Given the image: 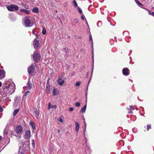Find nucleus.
Returning <instances> with one entry per match:
<instances>
[{"mask_svg": "<svg viewBox=\"0 0 154 154\" xmlns=\"http://www.w3.org/2000/svg\"><path fill=\"white\" fill-rule=\"evenodd\" d=\"M2 86V83L1 82H0V87H1Z\"/></svg>", "mask_w": 154, "mask_h": 154, "instance_id": "obj_46", "label": "nucleus"}, {"mask_svg": "<svg viewBox=\"0 0 154 154\" xmlns=\"http://www.w3.org/2000/svg\"><path fill=\"white\" fill-rule=\"evenodd\" d=\"M1 139H2V137L0 136V140H1Z\"/></svg>", "mask_w": 154, "mask_h": 154, "instance_id": "obj_49", "label": "nucleus"}, {"mask_svg": "<svg viewBox=\"0 0 154 154\" xmlns=\"http://www.w3.org/2000/svg\"><path fill=\"white\" fill-rule=\"evenodd\" d=\"M76 128H75V131L76 132H78L79 131V124L78 123L76 122L75 123Z\"/></svg>", "mask_w": 154, "mask_h": 154, "instance_id": "obj_18", "label": "nucleus"}, {"mask_svg": "<svg viewBox=\"0 0 154 154\" xmlns=\"http://www.w3.org/2000/svg\"><path fill=\"white\" fill-rule=\"evenodd\" d=\"M42 33L43 35H45L46 33V29L45 28H43Z\"/></svg>", "mask_w": 154, "mask_h": 154, "instance_id": "obj_23", "label": "nucleus"}, {"mask_svg": "<svg viewBox=\"0 0 154 154\" xmlns=\"http://www.w3.org/2000/svg\"><path fill=\"white\" fill-rule=\"evenodd\" d=\"M73 3L74 4V6L75 7H76V6H77V3H76V2L75 0L73 1Z\"/></svg>", "mask_w": 154, "mask_h": 154, "instance_id": "obj_26", "label": "nucleus"}, {"mask_svg": "<svg viewBox=\"0 0 154 154\" xmlns=\"http://www.w3.org/2000/svg\"><path fill=\"white\" fill-rule=\"evenodd\" d=\"M15 103L14 105L15 106H17L18 104H19L21 101V98L20 97H15L14 100Z\"/></svg>", "mask_w": 154, "mask_h": 154, "instance_id": "obj_8", "label": "nucleus"}, {"mask_svg": "<svg viewBox=\"0 0 154 154\" xmlns=\"http://www.w3.org/2000/svg\"><path fill=\"white\" fill-rule=\"evenodd\" d=\"M130 107L131 109H132L133 110L134 109V106H131Z\"/></svg>", "mask_w": 154, "mask_h": 154, "instance_id": "obj_38", "label": "nucleus"}, {"mask_svg": "<svg viewBox=\"0 0 154 154\" xmlns=\"http://www.w3.org/2000/svg\"><path fill=\"white\" fill-rule=\"evenodd\" d=\"M81 18L82 20H84L85 17L83 15H82L81 16Z\"/></svg>", "mask_w": 154, "mask_h": 154, "instance_id": "obj_37", "label": "nucleus"}, {"mask_svg": "<svg viewBox=\"0 0 154 154\" xmlns=\"http://www.w3.org/2000/svg\"><path fill=\"white\" fill-rule=\"evenodd\" d=\"M32 146L34 147L35 146V143L34 142V141L33 140H32Z\"/></svg>", "mask_w": 154, "mask_h": 154, "instance_id": "obj_29", "label": "nucleus"}, {"mask_svg": "<svg viewBox=\"0 0 154 154\" xmlns=\"http://www.w3.org/2000/svg\"><path fill=\"white\" fill-rule=\"evenodd\" d=\"M19 111V109H15L13 113V116H15L16 115L17 113Z\"/></svg>", "mask_w": 154, "mask_h": 154, "instance_id": "obj_20", "label": "nucleus"}, {"mask_svg": "<svg viewBox=\"0 0 154 154\" xmlns=\"http://www.w3.org/2000/svg\"><path fill=\"white\" fill-rule=\"evenodd\" d=\"M57 107L56 105H51V103H49L48 104V109L50 110L51 108H56Z\"/></svg>", "mask_w": 154, "mask_h": 154, "instance_id": "obj_14", "label": "nucleus"}, {"mask_svg": "<svg viewBox=\"0 0 154 154\" xmlns=\"http://www.w3.org/2000/svg\"><path fill=\"white\" fill-rule=\"evenodd\" d=\"M3 110V109L1 106H0V112H2Z\"/></svg>", "mask_w": 154, "mask_h": 154, "instance_id": "obj_39", "label": "nucleus"}, {"mask_svg": "<svg viewBox=\"0 0 154 154\" xmlns=\"http://www.w3.org/2000/svg\"><path fill=\"white\" fill-rule=\"evenodd\" d=\"M59 94V90L58 89H54L53 91V95L55 96Z\"/></svg>", "mask_w": 154, "mask_h": 154, "instance_id": "obj_15", "label": "nucleus"}, {"mask_svg": "<svg viewBox=\"0 0 154 154\" xmlns=\"http://www.w3.org/2000/svg\"><path fill=\"white\" fill-rule=\"evenodd\" d=\"M87 105L86 104L83 108H82L81 109V111L82 112H84L86 108Z\"/></svg>", "mask_w": 154, "mask_h": 154, "instance_id": "obj_22", "label": "nucleus"}, {"mask_svg": "<svg viewBox=\"0 0 154 154\" xmlns=\"http://www.w3.org/2000/svg\"><path fill=\"white\" fill-rule=\"evenodd\" d=\"M80 105V103L79 102H77L75 103V106H76L79 107Z\"/></svg>", "mask_w": 154, "mask_h": 154, "instance_id": "obj_25", "label": "nucleus"}, {"mask_svg": "<svg viewBox=\"0 0 154 154\" xmlns=\"http://www.w3.org/2000/svg\"><path fill=\"white\" fill-rule=\"evenodd\" d=\"M35 113L38 116L39 115V112L38 111H36Z\"/></svg>", "mask_w": 154, "mask_h": 154, "instance_id": "obj_40", "label": "nucleus"}, {"mask_svg": "<svg viewBox=\"0 0 154 154\" xmlns=\"http://www.w3.org/2000/svg\"><path fill=\"white\" fill-rule=\"evenodd\" d=\"M31 132L29 130H27L26 131L24 136V138L26 139H29L30 136Z\"/></svg>", "mask_w": 154, "mask_h": 154, "instance_id": "obj_10", "label": "nucleus"}, {"mask_svg": "<svg viewBox=\"0 0 154 154\" xmlns=\"http://www.w3.org/2000/svg\"><path fill=\"white\" fill-rule=\"evenodd\" d=\"M78 11L79 13H82V9L79 7L78 8Z\"/></svg>", "mask_w": 154, "mask_h": 154, "instance_id": "obj_33", "label": "nucleus"}, {"mask_svg": "<svg viewBox=\"0 0 154 154\" xmlns=\"http://www.w3.org/2000/svg\"><path fill=\"white\" fill-rule=\"evenodd\" d=\"M122 73L124 75L127 76L129 74L130 71L128 68H125L122 69Z\"/></svg>", "mask_w": 154, "mask_h": 154, "instance_id": "obj_9", "label": "nucleus"}, {"mask_svg": "<svg viewBox=\"0 0 154 154\" xmlns=\"http://www.w3.org/2000/svg\"><path fill=\"white\" fill-rule=\"evenodd\" d=\"M149 14L151 15L154 17V12H151V11H149Z\"/></svg>", "mask_w": 154, "mask_h": 154, "instance_id": "obj_27", "label": "nucleus"}, {"mask_svg": "<svg viewBox=\"0 0 154 154\" xmlns=\"http://www.w3.org/2000/svg\"><path fill=\"white\" fill-rule=\"evenodd\" d=\"M26 10L25 9H21L20 10V11L21 12H23L24 13L25 11Z\"/></svg>", "mask_w": 154, "mask_h": 154, "instance_id": "obj_42", "label": "nucleus"}, {"mask_svg": "<svg viewBox=\"0 0 154 154\" xmlns=\"http://www.w3.org/2000/svg\"><path fill=\"white\" fill-rule=\"evenodd\" d=\"M25 20L24 22V25L26 27H30L32 26L33 25L30 20L28 19L27 17L25 18Z\"/></svg>", "mask_w": 154, "mask_h": 154, "instance_id": "obj_4", "label": "nucleus"}, {"mask_svg": "<svg viewBox=\"0 0 154 154\" xmlns=\"http://www.w3.org/2000/svg\"><path fill=\"white\" fill-rule=\"evenodd\" d=\"M30 12L28 10H26L24 13L26 14H29Z\"/></svg>", "mask_w": 154, "mask_h": 154, "instance_id": "obj_30", "label": "nucleus"}, {"mask_svg": "<svg viewBox=\"0 0 154 154\" xmlns=\"http://www.w3.org/2000/svg\"><path fill=\"white\" fill-rule=\"evenodd\" d=\"M21 5L22 6H23L25 8H26V9H28L29 8V6L28 5H26V4H24V3H23V2H22L21 3Z\"/></svg>", "mask_w": 154, "mask_h": 154, "instance_id": "obj_21", "label": "nucleus"}, {"mask_svg": "<svg viewBox=\"0 0 154 154\" xmlns=\"http://www.w3.org/2000/svg\"><path fill=\"white\" fill-rule=\"evenodd\" d=\"M73 109L72 107H71L69 108V110L70 111H72L73 110Z\"/></svg>", "mask_w": 154, "mask_h": 154, "instance_id": "obj_41", "label": "nucleus"}, {"mask_svg": "<svg viewBox=\"0 0 154 154\" xmlns=\"http://www.w3.org/2000/svg\"><path fill=\"white\" fill-rule=\"evenodd\" d=\"M46 91L48 94H49L50 92V87L49 85H48V84H47L46 85Z\"/></svg>", "mask_w": 154, "mask_h": 154, "instance_id": "obj_16", "label": "nucleus"}, {"mask_svg": "<svg viewBox=\"0 0 154 154\" xmlns=\"http://www.w3.org/2000/svg\"><path fill=\"white\" fill-rule=\"evenodd\" d=\"M137 4V5L139 6H140V5H143L142 4L139 2L137 1L136 0H135Z\"/></svg>", "mask_w": 154, "mask_h": 154, "instance_id": "obj_24", "label": "nucleus"}, {"mask_svg": "<svg viewBox=\"0 0 154 154\" xmlns=\"http://www.w3.org/2000/svg\"><path fill=\"white\" fill-rule=\"evenodd\" d=\"M35 36H37V34H35Z\"/></svg>", "mask_w": 154, "mask_h": 154, "instance_id": "obj_51", "label": "nucleus"}, {"mask_svg": "<svg viewBox=\"0 0 154 154\" xmlns=\"http://www.w3.org/2000/svg\"><path fill=\"white\" fill-rule=\"evenodd\" d=\"M5 72L2 70H0V79H3L5 77Z\"/></svg>", "mask_w": 154, "mask_h": 154, "instance_id": "obj_12", "label": "nucleus"}, {"mask_svg": "<svg viewBox=\"0 0 154 154\" xmlns=\"http://www.w3.org/2000/svg\"><path fill=\"white\" fill-rule=\"evenodd\" d=\"M64 49L66 51L65 52L66 53L67 52V50L66 49V48H65Z\"/></svg>", "mask_w": 154, "mask_h": 154, "instance_id": "obj_45", "label": "nucleus"}, {"mask_svg": "<svg viewBox=\"0 0 154 154\" xmlns=\"http://www.w3.org/2000/svg\"><path fill=\"white\" fill-rule=\"evenodd\" d=\"M32 88V84L30 83L29 81L28 82L26 86V90H30Z\"/></svg>", "mask_w": 154, "mask_h": 154, "instance_id": "obj_13", "label": "nucleus"}, {"mask_svg": "<svg viewBox=\"0 0 154 154\" xmlns=\"http://www.w3.org/2000/svg\"><path fill=\"white\" fill-rule=\"evenodd\" d=\"M80 82H77L75 84V85L76 86H79L80 85Z\"/></svg>", "mask_w": 154, "mask_h": 154, "instance_id": "obj_36", "label": "nucleus"}, {"mask_svg": "<svg viewBox=\"0 0 154 154\" xmlns=\"http://www.w3.org/2000/svg\"><path fill=\"white\" fill-rule=\"evenodd\" d=\"M60 130H58V132H60Z\"/></svg>", "mask_w": 154, "mask_h": 154, "instance_id": "obj_50", "label": "nucleus"}, {"mask_svg": "<svg viewBox=\"0 0 154 154\" xmlns=\"http://www.w3.org/2000/svg\"><path fill=\"white\" fill-rule=\"evenodd\" d=\"M29 92H30V91H27L25 95L26 96L27 95H28L29 94Z\"/></svg>", "mask_w": 154, "mask_h": 154, "instance_id": "obj_35", "label": "nucleus"}, {"mask_svg": "<svg viewBox=\"0 0 154 154\" xmlns=\"http://www.w3.org/2000/svg\"><path fill=\"white\" fill-rule=\"evenodd\" d=\"M63 75L62 74L61 75L58 77L57 80V83L60 86H62L64 83V80L62 79Z\"/></svg>", "mask_w": 154, "mask_h": 154, "instance_id": "obj_5", "label": "nucleus"}, {"mask_svg": "<svg viewBox=\"0 0 154 154\" xmlns=\"http://www.w3.org/2000/svg\"><path fill=\"white\" fill-rule=\"evenodd\" d=\"M39 10L38 8L35 7L32 10V11L33 13H37L38 12Z\"/></svg>", "mask_w": 154, "mask_h": 154, "instance_id": "obj_19", "label": "nucleus"}, {"mask_svg": "<svg viewBox=\"0 0 154 154\" xmlns=\"http://www.w3.org/2000/svg\"><path fill=\"white\" fill-rule=\"evenodd\" d=\"M75 22L76 23H77L78 22V20L77 19H75Z\"/></svg>", "mask_w": 154, "mask_h": 154, "instance_id": "obj_43", "label": "nucleus"}, {"mask_svg": "<svg viewBox=\"0 0 154 154\" xmlns=\"http://www.w3.org/2000/svg\"><path fill=\"white\" fill-rule=\"evenodd\" d=\"M85 128L84 131H85V128H86V123H85Z\"/></svg>", "mask_w": 154, "mask_h": 154, "instance_id": "obj_44", "label": "nucleus"}, {"mask_svg": "<svg viewBox=\"0 0 154 154\" xmlns=\"http://www.w3.org/2000/svg\"><path fill=\"white\" fill-rule=\"evenodd\" d=\"M35 63L32 64L28 68V71L29 73V74L33 73L35 69Z\"/></svg>", "mask_w": 154, "mask_h": 154, "instance_id": "obj_6", "label": "nucleus"}, {"mask_svg": "<svg viewBox=\"0 0 154 154\" xmlns=\"http://www.w3.org/2000/svg\"><path fill=\"white\" fill-rule=\"evenodd\" d=\"M32 57L35 61H38L41 58L40 55L37 50H35L33 54L32 55Z\"/></svg>", "mask_w": 154, "mask_h": 154, "instance_id": "obj_2", "label": "nucleus"}, {"mask_svg": "<svg viewBox=\"0 0 154 154\" xmlns=\"http://www.w3.org/2000/svg\"><path fill=\"white\" fill-rule=\"evenodd\" d=\"M4 92L6 94L5 97L7 94L10 95L13 93L15 90V85L13 82L11 83L8 85L2 86Z\"/></svg>", "mask_w": 154, "mask_h": 154, "instance_id": "obj_1", "label": "nucleus"}, {"mask_svg": "<svg viewBox=\"0 0 154 154\" xmlns=\"http://www.w3.org/2000/svg\"><path fill=\"white\" fill-rule=\"evenodd\" d=\"M57 120L59 122L61 123L63 121V119L60 118H58Z\"/></svg>", "mask_w": 154, "mask_h": 154, "instance_id": "obj_28", "label": "nucleus"}, {"mask_svg": "<svg viewBox=\"0 0 154 154\" xmlns=\"http://www.w3.org/2000/svg\"><path fill=\"white\" fill-rule=\"evenodd\" d=\"M33 46L35 48L39 47L41 46V45L39 43V41L35 38L33 42Z\"/></svg>", "mask_w": 154, "mask_h": 154, "instance_id": "obj_7", "label": "nucleus"}, {"mask_svg": "<svg viewBox=\"0 0 154 154\" xmlns=\"http://www.w3.org/2000/svg\"><path fill=\"white\" fill-rule=\"evenodd\" d=\"M132 111H129V112H128V113H132Z\"/></svg>", "mask_w": 154, "mask_h": 154, "instance_id": "obj_47", "label": "nucleus"}, {"mask_svg": "<svg viewBox=\"0 0 154 154\" xmlns=\"http://www.w3.org/2000/svg\"><path fill=\"white\" fill-rule=\"evenodd\" d=\"M29 125H31L32 128L35 130V124L32 121H30L29 122Z\"/></svg>", "mask_w": 154, "mask_h": 154, "instance_id": "obj_17", "label": "nucleus"}, {"mask_svg": "<svg viewBox=\"0 0 154 154\" xmlns=\"http://www.w3.org/2000/svg\"><path fill=\"white\" fill-rule=\"evenodd\" d=\"M34 30H33L32 31V33L33 34H34Z\"/></svg>", "mask_w": 154, "mask_h": 154, "instance_id": "obj_48", "label": "nucleus"}, {"mask_svg": "<svg viewBox=\"0 0 154 154\" xmlns=\"http://www.w3.org/2000/svg\"><path fill=\"white\" fill-rule=\"evenodd\" d=\"M22 130V127L20 125L17 126L15 129V131L17 133H20Z\"/></svg>", "mask_w": 154, "mask_h": 154, "instance_id": "obj_11", "label": "nucleus"}, {"mask_svg": "<svg viewBox=\"0 0 154 154\" xmlns=\"http://www.w3.org/2000/svg\"><path fill=\"white\" fill-rule=\"evenodd\" d=\"M6 7L8 11H16L19 8L18 6L15 5H11L10 6H7Z\"/></svg>", "mask_w": 154, "mask_h": 154, "instance_id": "obj_3", "label": "nucleus"}, {"mask_svg": "<svg viewBox=\"0 0 154 154\" xmlns=\"http://www.w3.org/2000/svg\"><path fill=\"white\" fill-rule=\"evenodd\" d=\"M132 131L134 133H136L137 131V130L136 128H134L132 129Z\"/></svg>", "mask_w": 154, "mask_h": 154, "instance_id": "obj_31", "label": "nucleus"}, {"mask_svg": "<svg viewBox=\"0 0 154 154\" xmlns=\"http://www.w3.org/2000/svg\"><path fill=\"white\" fill-rule=\"evenodd\" d=\"M89 38H90V41L91 42V43H92L93 40H92V39L91 35L90 36Z\"/></svg>", "mask_w": 154, "mask_h": 154, "instance_id": "obj_34", "label": "nucleus"}, {"mask_svg": "<svg viewBox=\"0 0 154 154\" xmlns=\"http://www.w3.org/2000/svg\"><path fill=\"white\" fill-rule=\"evenodd\" d=\"M147 131H149V129L151 128V126L149 125H147Z\"/></svg>", "mask_w": 154, "mask_h": 154, "instance_id": "obj_32", "label": "nucleus"}]
</instances>
